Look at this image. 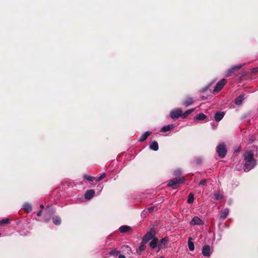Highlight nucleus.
<instances>
[{
	"label": "nucleus",
	"mask_w": 258,
	"mask_h": 258,
	"mask_svg": "<svg viewBox=\"0 0 258 258\" xmlns=\"http://www.w3.org/2000/svg\"><path fill=\"white\" fill-rule=\"evenodd\" d=\"M253 153L251 151H246L244 155L245 166L244 170L245 172L249 171L256 165V161L253 159Z\"/></svg>",
	"instance_id": "obj_1"
},
{
	"label": "nucleus",
	"mask_w": 258,
	"mask_h": 258,
	"mask_svg": "<svg viewBox=\"0 0 258 258\" xmlns=\"http://www.w3.org/2000/svg\"><path fill=\"white\" fill-rule=\"evenodd\" d=\"M184 181V179L183 177H178L169 180L167 185L169 187H171L173 189H175L178 187L179 184L183 183Z\"/></svg>",
	"instance_id": "obj_2"
},
{
	"label": "nucleus",
	"mask_w": 258,
	"mask_h": 258,
	"mask_svg": "<svg viewBox=\"0 0 258 258\" xmlns=\"http://www.w3.org/2000/svg\"><path fill=\"white\" fill-rule=\"evenodd\" d=\"M216 151L219 156L221 158L224 157L227 153L226 145L224 143L219 144L217 147Z\"/></svg>",
	"instance_id": "obj_3"
},
{
	"label": "nucleus",
	"mask_w": 258,
	"mask_h": 258,
	"mask_svg": "<svg viewBox=\"0 0 258 258\" xmlns=\"http://www.w3.org/2000/svg\"><path fill=\"white\" fill-rule=\"evenodd\" d=\"M155 231L153 229H151L148 231L146 234L143 237V240L144 242H148L149 240L153 239L155 235Z\"/></svg>",
	"instance_id": "obj_4"
},
{
	"label": "nucleus",
	"mask_w": 258,
	"mask_h": 258,
	"mask_svg": "<svg viewBox=\"0 0 258 258\" xmlns=\"http://www.w3.org/2000/svg\"><path fill=\"white\" fill-rule=\"evenodd\" d=\"M226 83V80L225 79H221V80L218 81L214 88V92L220 91L222 89L223 86L225 85Z\"/></svg>",
	"instance_id": "obj_5"
},
{
	"label": "nucleus",
	"mask_w": 258,
	"mask_h": 258,
	"mask_svg": "<svg viewBox=\"0 0 258 258\" xmlns=\"http://www.w3.org/2000/svg\"><path fill=\"white\" fill-rule=\"evenodd\" d=\"M190 224L192 226H200L204 225V222L199 217L195 216L190 222Z\"/></svg>",
	"instance_id": "obj_6"
},
{
	"label": "nucleus",
	"mask_w": 258,
	"mask_h": 258,
	"mask_svg": "<svg viewBox=\"0 0 258 258\" xmlns=\"http://www.w3.org/2000/svg\"><path fill=\"white\" fill-rule=\"evenodd\" d=\"M170 116L173 119L178 118L179 117L182 116V110L179 108L173 110L170 113Z\"/></svg>",
	"instance_id": "obj_7"
},
{
	"label": "nucleus",
	"mask_w": 258,
	"mask_h": 258,
	"mask_svg": "<svg viewBox=\"0 0 258 258\" xmlns=\"http://www.w3.org/2000/svg\"><path fill=\"white\" fill-rule=\"evenodd\" d=\"M168 241L169 238L167 236H165L163 238H162L158 245L159 250L165 247Z\"/></svg>",
	"instance_id": "obj_8"
},
{
	"label": "nucleus",
	"mask_w": 258,
	"mask_h": 258,
	"mask_svg": "<svg viewBox=\"0 0 258 258\" xmlns=\"http://www.w3.org/2000/svg\"><path fill=\"white\" fill-rule=\"evenodd\" d=\"M202 254L205 256H209L210 255V247L208 245H205L202 248Z\"/></svg>",
	"instance_id": "obj_9"
},
{
	"label": "nucleus",
	"mask_w": 258,
	"mask_h": 258,
	"mask_svg": "<svg viewBox=\"0 0 258 258\" xmlns=\"http://www.w3.org/2000/svg\"><path fill=\"white\" fill-rule=\"evenodd\" d=\"M174 128V125L173 124H169L167 125H165L163 126L160 131L163 133H165L168 131H169L171 130H173Z\"/></svg>",
	"instance_id": "obj_10"
},
{
	"label": "nucleus",
	"mask_w": 258,
	"mask_h": 258,
	"mask_svg": "<svg viewBox=\"0 0 258 258\" xmlns=\"http://www.w3.org/2000/svg\"><path fill=\"white\" fill-rule=\"evenodd\" d=\"M225 113L224 112H217L215 114V119L216 121H219L224 117Z\"/></svg>",
	"instance_id": "obj_11"
},
{
	"label": "nucleus",
	"mask_w": 258,
	"mask_h": 258,
	"mask_svg": "<svg viewBox=\"0 0 258 258\" xmlns=\"http://www.w3.org/2000/svg\"><path fill=\"white\" fill-rule=\"evenodd\" d=\"M94 194L95 192L93 190L89 189L86 192L85 197L86 199L90 200L94 196Z\"/></svg>",
	"instance_id": "obj_12"
},
{
	"label": "nucleus",
	"mask_w": 258,
	"mask_h": 258,
	"mask_svg": "<svg viewBox=\"0 0 258 258\" xmlns=\"http://www.w3.org/2000/svg\"><path fill=\"white\" fill-rule=\"evenodd\" d=\"M158 239L156 237H154L150 242V246L151 248L154 249L158 245Z\"/></svg>",
	"instance_id": "obj_13"
},
{
	"label": "nucleus",
	"mask_w": 258,
	"mask_h": 258,
	"mask_svg": "<svg viewBox=\"0 0 258 258\" xmlns=\"http://www.w3.org/2000/svg\"><path fill=\"white\" fill-rule=\"evenodd\" d=\"M229 210L228 209H225L220 212V218L222 219H225L229 214Z\"/></svg>",
	"instance_id": "obj_14"
},
{
	"label": "nucleus",
	"mask_w": 258,
	"mask_h": 258,
	"mask_svg": "<svg viewBox=\"0 0 258 258\" xmlns=\"http://www.w3.org/2000/svg\"><path fill=\"white\" fill-rule=\"evenodd\" d=\"M244 97L243 95H240L238 97H237L235 100V103L237 105H241L244 99Z\"/></svg>",
	"instance_id": "obj_15"
},
{
	"label": "nucleus",
	"mask_w": 258,
	"mask_h": 258,
	"mask_svg": "<svg viewBox=\"0 0 258 258\" xmlns=\"http://www.w3.org/2000/svg\"><path fill=\"white\" fill-rule=\"evenodd\" d=\"M150 148L154 151H157L158 150V144L156 141L152 142L150 145Z\"/></svg>",
	"instance_id": "obj_16"
},
{
	"label": "nucleus",
	"mask_w": 258,
	"mask_h": 258,
	"mask_svg": "<svg viewBox=\"0 0 258 258\" xmlns=\"http://www.w3.org/2000/svg\"><path fill=\"white\" fill-rule=\"evenodd\" d=\"M192 240V237H189L188 240V247L190 251H193L195 249V245L194 243L191 241Z\"/></svg>",
	"instance_id": "obj_17"
},
{
	"label": "nucleus",
	"mask_w": 258,
	"mask_h": 258,
	"mask_svg": "<svg viewBox=\"0 0 258 258\" xmlns=\"http://www.w3.org/2000/svg\"><path fill=\"white\" fill-rule=\"evenodd\" d=\"M150 135V132H146L144 134H143L140 139H139V141L140 142H143L145 140H146V139L148 138V137Z\"/></svg>",
	"instance_id": "obj_18"
},
{
	"label": "nucleus",
	"mask_w": 258,
	"mask_h": 258,
	"mask_svg": "<svg viewBox=\"0 0 258 258\" xmlns=\"http://www.w3.org/2000/svg\"><path fill=\"white\" fill-rule=\"evenodd\" d=\"M147 242H144V241L142 240L141 245H140L138 250H137V252L138 253H139V252H141L145 249V247H146L145 244Z\"/></svg>",
	"instance_id": "obj_19"
},
{
	"label": "nucleus",
	"mask_w": 258,
	"mask_h": 258,
	"mask_svg": "<svg viewBox=\"0 0 258 258\" xmlns=\"http://www.w3.org/2000/svg\"><path fill=\"white\" fill-rule=\"evenodd\" d=\"M131 228L126 225L122 226L119 228L120 232L121 233L126 232L128 231Z\"/></svg>",
	"instance_id": "obj_20"
},
{
	"label": "nucleus",
	"mask_w": 258,
	"mask_h": 258,
	"mask_svg": "<svg viewBox=\"0 0 258 258\" xmlns=\"http://www.w3.org/2000/svg\"><path fill=\"white\" fill-rule=\"evenodd\" d=\"M207 116L204 113H199L198 115L195 117V119L197 120H203L206 119Z\"/></svg>",
	"instance_id": "obj_21"
},
{
	"label": "nucleus",
	"mask_w": 258,
	"mask_h": 258,
	"mask_svg": "<svg viewBox=\"0 0 258 258\" xmlns=\"http://www.w3.org/2000/svg\"><path fill=\"white\" fill-rule=\"evenodd\" d=\"M83 177L85 179H86L89 181H93V180H95V179H96V177L91 176L87 175V174H84L83 176Z\"/></svg>",
	"instance_id": "obj_22"
},
{
	"label": "nucleus",
	"mask_w": 258,
	"mask_h": 258,
	"mask_svg": "<svg viewBox=\"0 0 258 258\" xmlns=\"http://www.w3.org/2000/svg\"><path fill=\"white\" fill-rule=\"evenodd\" d=\"M223 196L222 194L218 192L214 194V199L216 200H221L222 199Z\"/></svg>",
	"instance_id": "obj_23"
},
{
	"label": "nucleus",
	"mask_w": 258,
	"mask_h": 258,
	"mask_svg": "<svg viewBox=\"0 0 258 258\" xmlns=\"http://www.w3.org/2000/svg\"><path fill=\"white\" fill-rule=\"evenodd\" d=\"M23 209L25 210V211H26L27 212H29L30 211H31L32 210V208H31V206L30 204H28V203H25L24 205H23Z\"/></svg>",
	"instance_id": "obj_24"
},
{
	"label": "nucleus",
	"mask_w": 258,
	"mask_h": 258,
	"mask_svg": "<svg viewBox=\"0 0 258 258\" xmlns=\"http://www.w3.org/2000/svg\"><path fill=\"white\" fill-rule=\"evenodd\" d=\"M193 102L192 99L191 98H188L186 99L185 101L184 102L183 105L187 107L190 105H191Z\"/></svg>",
	"instance_id": "obj_25"
},
{
	"label": "nucleus",
	"mask_w": 258,
	"mask_h": 258,
	"mask_svg": "<svg viewBox=\"0 0 258 258\" xmlns=\"http://www.w3.org/2000/svg\"><path fill=\"white\" fill-rule=\"evenodd\" d=\"M52 220L53 223L55 225H59L60 224V218L58 216L53 217Z\"/></svg>",
	"instance_id": "obj_26"
},
{
	"label": "nucleus",
	"mask_w": 258,
	"mask_h": 258,
	"mask_svg": "<svg viewBox=\"0 0 258 258\" xmlns=\"http://www.w3.org/2000/svg\"><path fill=\"white\" fill-rule=\"evenodd\" d=\"M194 200V195L192 193H190L188 197L187 203L189 204H191V203H193Z\"/></svg>",
	"instance_id": "obj_27"
},
{
	"label": "nucleus",
	"mask_w": 258,
	"mask_h": 258,
	"mask_svg": "<svg viewBox=\"0 0 258 258\" xmlns=\"http://www.w3.org/2000/svg\"><path fill=\"white\" fill-rule=\"evenodd\" d=\"M194 109H189L187 111H186L184 113H182V118H185L188 115H189L190 113H191L192 111H194Z\"/></svg>",
	"instance_id": "obj_28"
},
{
	"label": "nucleus",
	"mask_w": 258,
	"mask_h": 258,
	"mask_svg": "<svg viewBox=\"0 0 258 258\" xmlns=\"http://www.w3.org/2000/svg\"><path fill=\"white\" fill-rule=\"evenodd\" d=\"M155 208H156V207L154 206L150 207L146 209H145L144 210V212L150 213L152 212L153 211H154Z\"/></svg>",
	"instance_id": "obj_29"
},
{
	"label": "nucleus",
	"mask_w": 258,
	"mask_h": 258,
	"mask_svg": "<svg viewBox=\"0 0 258 258\" xmlns=\"http://www.w3.org/2000/svg\"><path fill=\"white\" fill-rule=\"evenodd\" d=\"M241 66H234V67H232L231 69H230L228 71V74L232 73L235 70H237L241 68Z\"/></svg>",
	"instance_id": "obj_30"
},
{
	"label": "nucleus",
	"mask_w": 258,
	"mask_h": 258,
	"mask_svg": "<svg viewBox=\"0 0 258 258\" xmlns=\"http://www.w3.org/2000/svg\"><path fill=\"white\" fill-rule=\"evenodd\" d=\"M105 175H106L105 173H102L99 177H96V179H95L96 181H99L101 180L105 177Z\"/></svg>",
	"instance_id": "obj_31"
},
{
	"label": "nucleus",
	"mask_w": 258,
	"mask_h": 258,
	"mask_svg": "<svg viewBox=\"0 0 258 258\" xmlns=\"http://www.w3.org/2000/svg\"><path fill=\"white\" fill-rule=\"evenodd\" d=\"M119 253V251H117L116 250H113L109 252V254L112 255H117Z\"/></svg>",
	"instance_id": "obj_32"
},
{
	"label": "nucleus",
	"mask_w": 258,
	"mask_h": 258,
	"mask_svg": "<svg viewBox=\"0 0 258 258\" xmlns=\"http://www.w3.org/2000/svg\"><path fill=\"white\" fill-rule=\"evenodd\" d=\"M174 175L175 176H179L181 175V171L179 169H177L174 171Z\"/></svg>",
	"instance_id": "obj_33"
},
{
	"label": "nucleus",
	"mask_w": 258,
	"mask_h": 258,
	"mask_svg": "<svg viewBox=\"0 0 258 258\" xmlns=\"http://www.w3.org/2000/svg\"><path fill=\"white\" fill-rule=\"evenodd\" d=\"M9 223V220L8 219H3L1 221L0 224H7Z\"/></svg>",
	"instance_id": "obj_34"
},
{
	"label": "nucleus",
	"mask_w": 258,
	"mask_h": 258,
	"mask_svg": "<svg viewBox=\"0 0 258 258\" xmlns=\"http://www.w3.org/2000/svg\"><path fill=\"white\" fill-rule=\"evenodd\" d=\"M255 140V138L253 137H251L249 139V142L252 143H253Z\"/></svg>",
	"instance_id": "obj_35"
},
{
	"label": "nucleus",
	"mask_w": 258,
	"mask_h": 258,
	"mask_svg": "<svg viewBox=\"0 0 258 258\" xmlns=\"http://www.w3.org/2000/svg\"><path fill=\"white\" fill-rule=\"evenodd\" d=\"M206 182V180H202L200 182H199V185H204L205 184Z\"/></svg>",
	"instance_id": "obj_36"
},
{
	"label": "nucleus",
	"mask_w": 258,
	"mask_h": 258,
	"mask_svg": "<svg viewBox=\"0 0 258 258\" xmlns=\"http://www.w3.org/2000/svg\"><path fill=\"white\" fill-rule=\"evenodd\" d=\"M149 213H146V212H144V211L142 212V217H146L147 215H148Z\"/></svg>",
	"instance_id": "obj_37"
},
{
	"label": "nucleus",
	"mask_w": 258,
	"mask_h": 258,
	"mask_svg": "<svg viewBox=\"0 0 258 258\" xmlns=\"http://www.w3.org/2000/svg\"><path fill=\"white\" fill-rule=\"evenodd\" d=\"M118 258H126L124 255L120 254Z\"/></svg>",
	"instance_id": "obj_38"
},
{
	"label": "nucleus",
	"mask_w": 258,
	"mask_h": 258,
	"mask_svg": "<svg viewBox=\"0 0 258 258\" xmlns=\"http://www.w3.org/2000/svg\"><path fill=\"white\" fill-rule=\"evenodd\" d=\"M41 212H42V211H39L37 213V216H41Z\"/></svg>",
	"instance_id": "obj_39"
},
{
	"label": "nucleus",
	"mask_w": 258,
	"mask_h": 258,
	"mask_svg": "<svg viewBox=\"0 0 258 258\" xmlns=\"http://www.w3.org/2000/svg\"><path fill=\"white\" fill-rule=\"evenodd\" d=\"M40 208H41V209H43V208H44V206H43V205H40Z\"/></svg>",
	"instance_id": "obj_40"
}]
</instances>
